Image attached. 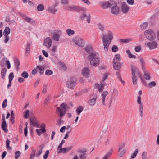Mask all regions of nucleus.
Wrapping results in <instances>:
<instances>
[{
  "label": "nucleus",
  "instance_id": "2",
  "mask_svg": "<svg viewBox=\"0 0 159 159\" xmlns=\"http://www.w3.org/2000/svg\"><path fill=\"white\" fill-rule=\"evenodd\" d=\"M144 35L148 40H154L156 38V35L154 30L152 29H148L144 32Z\"/></svg>",
  "mask_w": 159,
  "mask_h": 159
},
{
  "label": "nucleus",
  "instance_id": "64",
  "mask_svg": "<svg viewBox=\"0 0 159 159\" xmlns=\"http://www.w3.org/2000/svg\"><path fill=\"white\" fill-rule=\"evenodd\" d=\"M87 16V14L86 15L85 12H84L82 13L81 15L80 16V19L81 20L84 19L85 18H86Z\"/></svg>",
  "mask_w": 159,
  "mask_h": 159
},
{
  "label": "nucleus",
  "instance_id": "12",
  "mask_svg": "<svg viewBox=\"0 0 159 159\" xmlns=\"http://www.w3.org/2000/svg\"><path fill=\"white\" fill-rule=\"evenodd\" d=\"M104 37L107 40L111 41L113 39V34L112 32L110 30H108L107 35H106L104 34H103L101 36V38L102 37Z\"/></svg>",
  "mask_w": 159,
  "mask_h": 159
},
{
  "label": "nucleus",
  "instance_id": "13",
  "mask_svg": "<svg viewBox=\"0 0 159 159\" xmlns=\"http://www.w3.org/2000/svg\"><path fill=\"white\" fill-rule=\"evenodd\" d=\"M52 43V40L49 37L46 38L44 39L43 45L45 46L47 48H49L51 46Z\"/></svg>",
  "mask_w": 159,
  "mask_h": 159
},
{
  "label": "nucleus",
  "instance_id": "9",
  "mask_svg": "<svg viewBox=\"0 0 159 159\" xmlns=\"http://www.w3.org/2000/svg\"><path fill=\"white\" fill-rule=\"evenodd\" d=\"M61 31L60 30H57L54 31L52 35V38L53 40L56 42L59 41L60 36L61 35Z\"/></svg>",
  "mask_w": 159,
  "mask_h": 159
},
{
  "label": "nucleus",
  "instance_id": "29",
  "mask_svg": "<svg viewBox=\"0 0 159 159\" xmlns=\"http://www.w3.org/2000/svg\"><path fill=\"white\" fill-rule=\"evenodd\" d=\"M45 66H43L38 65L37 66V68L38 69V72L40 74H42L44 72Z\"/></svg>",
  "mask_w": 159,
  "mask_h": 159
},
{
  "label": "nucleus",
  "instance_id": "14",
  "mask_svg": "<svg viewBox=\"0 0 159 159\" xmlns=\"http://www.w3.org/2000/svg\"><path fill=\"white\" fill-rule=\"evenodd\" d=\"M57 3H55L54 6H49L48 7L47 11L49 12L54 14L57 11V9L55 8L57 5Z\"/></svg>",
  "mask_w": 159,
  "mask_h": 159
},
{
  "label": "nucleus",
  "instance_id": "51",
  "mask_svg": "<svg viewBox=\"0 0 159 159\" xmlns=\"http://www.w3.org/2000/svg\"><path fill=\"white\" fill-rule=\"evenodd\" d=\"M21 76L24 79L27 78L29 76V74L26 71H24L21 74Z\"/></svg>",
  "mask_w": 159,
  "mask_h": 159
},
{
  "label": "nucleus",
  "instance_id": "41",
  "mask_svg": "<svg viewBox=\"0 0 159 159\" xmlns=\"http://www.w3.org/2000/svg\"><path fill=\"white\" fill-rule=\"evenodd\" d=\"M30 111L29 110H26L24 111V114L23 116L24 118L25 119L28 118L29 116Z\"/></svg>",
  "mask_w": 159,
  "mask_h": 159
},
{
  "label": "nucleus",
  "instance_id": "16",
  "mask_svg": "<svg viewBox=\"0 0 159 159\" xmlns=\"http://www.w3.org/2000/svg\"><path fill=\"white\" fill-rule=\"evenodd\" d=\"M121 9L122 12L125 14L127 13L129 10V7L124 3H121Z\"/></svg>",
  "mask_w": 159,
  "mask_h": 159
},
{
  "label": "nucleus",
  "instance_id": "5",
  "mask_svg": "<svg viewBox=\"0 0 159 159\" xmlns=\"http://www.w3.org/2000/svg\"><path fill=\"white\" fill-rule=\"evenodd\" d=\"M77 80L75 77L70 78L66 82L67 87L70 89H73L76 84Z\"/></svg>",
  "mask_w": 159,
  "mask_h": 159
},
{
  "label": "nucleus",
  "instance_id": "20",
  "mask_svg": "<svg viewBox=\"0 0 159 159\" xmlns=\"http://www.w3.org/2000/svg\"><path fill=\"white\" fill-rule=\"evenodd\" d=\"M22 17L26 22L31 24H33L34 23V21L32 19L28 17L25 15L23 14Z\"/></svg>",
  "mask_w": 159,
  "mask_h": 159
},
{
  "label": "nucleus",
  "instance_id": "46",
  "mask_svg": "<svg viewBox=\"0 0 159 159\" xmlns=\"http://www.w3.org/2000/svg\"><path fill=\"white\" fill-rule=\"evenodd\" d=\"M138 152V149H136L134 152L132 154L131 157L130 159H134V158L136 157L137 156V153Z\"/></svg>",
  "mask_w": 159,
  "mask_h": 159
},
{
  "label": "nucleus",
  "instance_id": "3",
  "mask_svg": "<svg viewBox=\"0 0 159 159\" xmlns=\"http://www.w3.org/2000/svg\"><path fill=\"white\" fill-rule=\"evenodd\" d=\"M72 41L76 45L80 47H83L85 45L84 39L80 37H74L72 38Z\"/></svg>",
  "mask_w": 159,
  "mask_h": 159
},
{
  "label": "nucleus",
  "instance_id": "63",
  "mask_svg": "<svg viewBox=\"0 0 159 159\" xmlns=\"http://www.w3.org/2000/svg\"><path fill=\"white\" fill-rule=\"evenodd\" d=\"M4 43H7L9 40V36L8 35H4Z\"/></svg>",
  "mask_w": 159,
  "mask_h": 159
},
{
  "label": "nucleus",
  "instance_id": "10",
  "mask_svg": "<svg viewBox=\"0 0 159 159\" xmlns=\"http://www.w3.org/2000/svg\"><path fill=\"white\" fill-rule=\"evenodd\" d=\"M115 3L114 1H104L100 3L101 6L104 9L107 8L112 6V4Z\"/></svg>",
  "mask_w": 159,
  "mask_h": 159
},
{
  "label": "nucleus",
  "instance_id": "27",
  "mask_svg": "<svg viewBox=\"0 0 159 159\" xmlns=\"http://www.w3.org/2000/svg\"><path fill=\"white\" fill-rule=\"evenodd\" d=\"M108 94V93L107 91H105L103 92L102 94V103L104 105H106V103L105 102V98Z\"/></svg>",
  "mask_w": 159,
  "mask_h": 159
},
{
  "label": "nucleus",
  "instance_id": "44",
  "mask_svg": "<svg viewBox=\"0 0 159 159\" xmlns=\"http://www.w3.org/2000/svg\"><path fill=\"white\" fill-rule=\"evenodd\" d=\"M58 64L61 66L62 70H63L64 71L66 70V66L61 61H59L58 62Z\"/></svg>",
  "mask_w": 159,
  "mask_h": 159
},
{
  "label": "nucleus",
  "instance_id": "56",
  "mask_svg": "<svg viewBox=\"0 0 159 159\" xmlns=\"http://www.w3.org/2000/svg\"><path fill=\"white\" fill-rule=\"evenodd\" d=\"M10 143V141L7 139L6 141V148L8 150H11V148L9 146Z\"/></svg>",
  "mask_w": 159,
  "mask_h": 159
},
{
  "label": "nucleus",
  "instance_id": "54",
  "mask_svg": "<svg viewBox=\"0 0 159 159\" xmlns=\"http://www.w3.org/2000/svg\"><path fill=\"white\" fill-rule=\"evenodd\" d=\"M14 62L16 66L17 67V69H18L20 65V62L16 58L14 60Z\"/></svg>",
  "mask_w": 159,
  "mask_h": 159
},
{
  "label": "nucleus",
  "instance_id": "39",
  "mask_svg": "<svg viewBox=\"0 0 159 159\" xmlns=\"http://www.w3.org/2000/svg\"><path fill=\"white\" fill-rule=\"evenodd\" d=\"M10 33V29L8 27H6L3 32L4 35H8Z\"/></svg>",
  "mask_w": 159,
  "mask_h": 159
},
{
  "label": "nucleus",
  "instance_id": "37",
  "mask_svg": "<svg viewBox=\"0 0 159 159\" xmlns=\"http://www.w3.org/2000/svg\"><path fill=\"white\" fill-rule=\"evenodd\" d=\"M36 132L37 133L38 136H40L42 134L44 133L46 130L44 129H36L35 130Z\"/></svg>",
  "mask_w": 159,
  "mask_h": 159
},
{
  "label": "nucleus",
  "instance_id": "31",
  "mask_svg": "<svg viewBox=\"0 0 159 159\" xmlns=\"http://www.w3.org/2000/svg\"><path fill=\"white\" fill-rule=\"evenodd\" d=\"M120 55L119 54H116L113 60V63L120 62Z\"/></svg>",
  "mask_w": 159,
  "mask_h": 159
},
{
  "label": "nucleus",
  "instance_id": "19",
  "mask_svg": "<svg viewBox=\"0 0 159 159\" xmlns=\"http://www.w3.org/2000/svg\"><path fill=\"white\" fill-rule=\"evenodd\" d=\"M64 8L70 11H77V6L67 5Z\"/></svg>",
  "mask_w": 159,
  "mask_h": 159
},
{
  "label": "nucleus",
  "instance_id": "35",
  "mask_svg": "<svg viewBox=\"0 0 159 159\" xmlns=\"http://www.w3.org/2000/svg\"><path fill=\"white\" fill-rule=\"evenodd\" d=\"M114 68L115 70L119 69L121 67V65L120 62L113 63Z\"/></svg>",
  "mask_w": 159,
  "mask_h": 159
},
{
  "label": "nucleus",
  "instance_id": "34",
  "mask_svg": "<svg viewBox=\"0 0 159 159\" xmlns=\"http://www.w3.org/2000/svg\"><path fill=\"white\" fill-rule=\"evenodd\" d=\"M112 151V149H111L109 152L103 156L102 159H108L111 156Z\"/></svg>",
  "mask_w": 159,
  "mask_h": 159
},
{
  "label": "nucleus",
  "instance_id": "22",
  "mask_svg": "<svg viewBox=\"0 0 159 159\" xmlns=\"http://www.w3.org/2000/svg\"><path fill=\"white\" fill-rule=\"evenodd\" d=\"M84 49L86 52L89 53H91L92 52L93 50V47L91 45H89L86 46L84 48Z\"/></svg>",
  "mask_w": 159,
  "mask_h": 159
},
{
  "label": "nucleus",
  "instance_id": "32",
  "mask_svg": "<svg viewBox=\"0 0 159 159\" xmlns=\"http://www.w3.org/2000/svg\"><path fill=\"white\" fill-rule=\"evenodd\" d=\"M96 98H91L88 102V104L90 106H94L96 103Z\"/></svg>",
  "mask_w": 159,
  "mask_h": 159
},
{
  "label": "nucleus",
  "instance_id": "53",
  "mask_svg": "<svg viewBox=\"0 0 159 159\" xmlns=\"http://www.w3.org/2000/svg\"><path fill=\"white\" fill-rule=\"evenodd\" d=\"M132 40V39H121V41L122 42L125 43H127L131 41Z\"/></svg>",
  "mask_w": 159,
  "mask_h": 159
},
{
  "label": "nucleus",
  "instance_id": "30",
  "mask_svg": "<svg viewBox=\"0 0 159 159\" xmlns=\"http://www.w3.org/2000/svg\"><path fill=\"white\" fill-rule=\"evenodd\" d=\"M30 125L33 126L36 125V123H37L38 121L34 117H32L30 118Z\"/></svg>",
  "mask_w": 159,
  "mask_h": 159
},
{
  "label": "nucleus",
  "instance_id": "6",
  "mask_svg": "<svg viewBox=\"0 0 159 159\" xmlns=\"http://www.w3.org/2000/svg\"><path fill=\"white\" fill-rule=\"evenodd\" d=\"M145 46L148 47L149 49L152 50L157 48L158 43L157 42L154 40L152 41H148L145 43L144 44Z\"/></svg>",
  "mask_w": 159,
  "mask_h": 159
},
{
  "label": "nucleus",
  "instance_id": "7",
  "mask_svg": "<svg viewBox=\"0 0 159 159\" xmlns=\"http://www.w3.org/2000/svg\"><path fill=\"white\" fill-rule=\"evenodd\" d=\"M137 103L139 104L138 111L141 117H142L144 115L143 107V103L141 100V98L139 97L138 98V100H137Z\"/></svg>",
  "mask_w": 159,
  "mask_h": 159
},
{
  "label": "nucleus",
  "instance_id": "62",
  "mask_svg": "<svg viewBox=\"0 0 159 159\" xmlns=\"http://www.w3.org/2000/svg\"><path fill=\"white\" fill-rule=\"evenodd\" d=\"M91 16L90 14H87V16L86 17L87 19V22L89 24L90 22L91 21Z\"/></svg>",
  "mask_w": 159,
  "mask_h": 159
},
{
  "label": "nucleus",
  "instance_id": "60",
  "mask_svg": "<svg viewBox=\"0 0 159 159\" xmlns=\"http://www.w3.org/2000/svg\"><path fill=\"white\" fill-rule=\"evenodd\" d=\"M132 81L134 85H135L137 84V78L135 76H132Z\"/></svg>",
  "mask_w": 159,
  "mask_h": 159
},
{
  "label": "nucleus",
  "instance_id": "21",
  "mask_svg": "<svg viewBox=\"0 0 159 159\" xmlns=\"http://www.w3.org/2000/svg\"><path fill=\"white\" fill-rule=\"evenodd\" d=\"M78 152L80 153L79 155V157L80 158L82 159H85L86 158V155L85 152L84 150H79Z\"/></svg>",
  "mask_w": 159,
  "mask_h": 159
},
{
  "label": "nucleus",
  "instance_id": "36",
  "mask_svg": "<svg viewBox=\"0 0 159 159\" xmlns=\"http://www.w3.org/2000/svg\"><path fill=\"white\" fill-rule=\"evenodd\" d=\"M126 53L127 54L128 57L130 58L135 59L136 57V56L131 54L130 51L129 50H127L126 51Z\"/></svg>",
  "mask_w": 159,
  "mask_h": 159
},
{
  "label": "nucleus",
  "instance_id": "42",
  "mask_svg": "<svg viewBox=\"0 0 159 159\" xmlns=\"http://www.w3.org/2000/svg\"><path fill=\"white\" fill-rule=\"evenodd\" d=\"M6 71L7 69L6 68H3L1 72V77L3 79L5 78Z\"/></svg>",
  "mask_w": 159,
  "mask_h": 159
},
{
  "label": "nucleus",
  "instance_id": "45",
  "mask_svg": "<svg viewBox=\"0 0 159 159\" xmlns=\"http://www.w3.org/2000/svg\"><path fill=\"white\" fill-rule=\"evenodd\" d=\"M2 61L3 62H5V64L7 66V68L8 69H10L11 67V64L10 61L9 60H6L5 59H2Z\"/></svg>",
  "mask_w": 159,
  "mask_h": 159
},
{
  "label": "nucleus",
  "instance_id": "11",
  "mask_svg": "<svg viewBox=\"0 0 159 159\" xmlns=\"http://www.w3.org/2000/svg\"><path fill=\"white\" fill-rule=\"evenodd\" d=\"M102 40L103 43L104 50L105 52H107L108 50L109 46L111 41L107 40L103 37H102Z\"/></svg>",
  "mask_w": 159,
  "mask_h": 159
},
{
  "label": "nucleus",
  "instance_id": "40",
  "mask_svg": "<svg viewBox=\"0 0 159 159\" xmlns=\"http://www.w3.org/2000/svg\"><path fill=\"white\" fill-rule=\"evenodd\" d=\"M148 25V23L147 22L143 23L140 25V28L141 30H144L147 27Z\"/></svg>",
  "mask_w": 159,
  "mask_h": 159
},
{
  "label": "nucleus",
  "instance_id": "23",
  "mask_svg": "<svg viewBox=\"0 0 159 159\" xmlns=\"http://www.w3.org/2000/svg\"><path fill=\"white\" fill-rule=\"evenodd\" d=\"M105 85V83H102L100 84V85H99L98 84H95V86L96 87L98 88V91L100 92L103 91Z\"/></svg>",
  "mask_w": 159,
  "mask_h": 159
},
{
  "label": "nucleus",
  "instance_id": "50",
  "mask_svg": "<svg viewBox=\"0 0 159 159\" xmlns=\"http://www.w3.org/2000/svg\"><path fill=\"white\" fill-rule=\"evenodd\" d=\"M30 44H27L25 49L26 53L29 54L30 53Z\"/></svg>",
  "mask_w": 159,
  "mask_h": 159
},
{
  "label": "nucleus",
  "instance_id": "26",
  "mask_svg": "<svg viewBox=\"0 0 159 159\" xmlns=\"http://www.w3.org/2000/svg\"><path fill=\"white\" fill-rule=\"evenodd\" d=\"M141 67L143 70H144L146 68V64L143 58H140L139 59Z\"/></svg>",
  "mask_w": 159,
  "mask_h": 159
},
{
  "label": "nucleus",
  "instance_id": "48",
  "mask_svg": "<svg viewBox=\"0 0 159 159\" xmlns=\"http://www.w3.org/2000/svg\"><path fill=\"white\" fill-rule=\"evenodd\" d=\"M126 151V150L125 149H124L121 151L120 150L119 152L120 153H119V156L120 157H122L125 154Z\"/></svg>",
  "mask_w": 159,
  "mask_h": 159
},
{
  "label": "nucleus",
  "instance_id": "58",
  "mask_svg": "<svg viewBox=\"0 0 159 159\" xmlns=\"http://www.w3.org/2000/svg\"><path fill=\"white\" fill-rule=\"evenodd\" d=\"M14 77V74L12 72L11 73L9 74V81H10V82H11L12 80L13 79Z\"/></svg>",
  "mask_w": 159,
  "mask_h": 159
},
{
  "label": "nucleus",
  "instance_id": "8",
  "mask_svg": "<svg viewBox=\"0 0 159 159\" xmlns=\"http://www.w3.org/2000/svg\"><path fill=\"white\" fill-rule=\"evenodd\" d=\"M111 13L113 15H116L119 14L120 11V8L117 6V3L115 1V3L111 6Z\"/></svg>",
  "mask_w": 159,
  "mask_h": 159
},
{
  "label": "nucleus",
  "instance_id": "1",
  "mask_svg": "<svg viewBox=\"0 0 159 159\" xmlns=\"http://www.w3.org/2000/svg\"><path fill=\"white\" fill-rule=\"evenodd\" d=\"M98 53L93 52L88 56V58L90 60V64L95 67L98 66L99 64V60L98 56Z\"/></svg>",
  "mask_w": 159,
  "mask_h": 159
},
{
  "label": "nucleus",
  "instance_id": "52",
  "mask_svg": "<svg viewBox=\"0 0 159 159\" xmlns=\"http://www.w3.org/2000/svg\"><path fill=\"white\" fill-rule=\"evenodd\" d=\"M111 50L113 52H116L118 50V48L117 46L113 45L111 48Z\"/></svg>",
  "mask_w": 159,
  "mask_h": 159
},
{
  "label": "nucleus",
  "instance_id": "59",
  "mask_svg": "<svg viewBox=\"0 0 159 159\" xmlns=\"http://www.w3.org/2000/svg\"><path fill=\"white\" fill-rule=\"evenodd\" d=\"M147 153L146 152H144L142 154V159H148L147 157Z\"/></svg>",
  "mask_w": 159,
  "mask_h": 159
},
{
  "label": "nucleus",
  "instance_id": "4",
  "mask_svg": "<svg viewBox=\"0 0 159 159\" xmlns=\"http://www.w3.org/2000/svg\"><path fill=\"white\" fill-rule=\"evenodd\" d=\"M60 107H57V111L59 113V118L62 117L64 116L66 112V104L62 103L60 106Z\"/></svg>",
  "mask_w": 159,
  "mask_h": 159
},
{
  "label": "nucleus",
  "instance_id": "15",
  "mask_svg": "<svg viewBox=\"0 0 159 159\" xmlns=\"http://www.w3.org/2000/svg\"><path fill=\"white\" fill-rule=\"evenodd\" d=\"M82 75L86 78H88L89 76L90 70L87 67L84 68L82 71Z\"/></svg>",
  "mask_w": 159,
  "mask_h": 159
},
{
  "label": "nucleus",
  "instance_id": "18",
  "mask_svg": "<svg viewBox=\"0 0 159 159\" xmlns=\"http://www.w3.org/2000/svg\"><path fill=\"white\" fill-rule=\"evenodd\" d=\"M57 46L54 45L50 49V54L52 56H54L57 52Z\"/></svg>",
  "mask_w": 159,
  "mask_h": 159
},
{
  "label": "nucleus",
  "instance_id": "38",
  "mask_svg": "<svg viewBox=\"0 0 159 159\" xmlns=\"http://www.w3.org/2000/svg\"><path fill=\"white\" fill-rule=\"evenodd\" d=\"M97 27L101 31L103 32L104 31V26L101 23H98L97 25Z\"/></svg>",
  "mask_w": 159,
  "mask_h": 159
},
{
  "label": "nucleus",
  "instance_id": "25",
  "mask_svg": "<svg viewBox=\"0 0 159 159\" xmlns=\"http://www.w3.org/2000/svg\"><path fill=\"white\" fill-rule=\"evenodd\" d=\"M2 120L3 121V122L2 124V128L5 132H7L8 130L7 129L6 123L4 117L2 118Z\"/></svg>",
  "mask_w": 159,
  "mask_h": 159
},
{
  "label": "nucleus",
  "instance_id": "61",
  "mask_svg": "<svg viewBox=\"0 0 159 159\" xmlns=\"http://www.w3.org/2000/svg\"><path fill=\"white\" fill-rule=\"evenodd\" d=\"M53 74V72L51 70H46L45 74L46 75H50Z\"/></svg>",
  "mask_w": 159,
  "mask_h": 159
},
{
  "label": "nucleus",
  "instance_id": "33",
  "mask_svg": "<svg viewBox=\"0 0 159 159\" xmlns=\"http://www.w3.org/2000/svg\"><path fill=\"white\" fill-rule=\"evenodd\" d=\"M84 109V108L82 106H79L77 107L75 111L78 115H79L82 112Z\"/></svg>",
  "mask_w": 159,
  "mask_h": 159
},
{
  "label": "nucleus",
  "instance_id": "47",
  "mask_svg": "<svg viewBox=\"0 0 159 159\" xmlns=\"http://www.w3.org/2000/svg\"><path fill=\"white\" fill-rule=\"evenodd\" d=\"M125 145V143H122L118 146V152H120L122 149L124 148Z\"/></svg>",
  "mask_w": 159,
  "mask_h": 159
},
{
  "label": "nucleus",
  "instance_id": "43",
  "mask_svg": "<svg viewBox=\"0 0 159 159\" xmlns=\"http://www.w3.org/2000/svg\"><path fill=\"white\" fill-rule=\"evenodd\" d=\"M44 6L42 4H39L37 7V9L38 11H41L44 10Z\"/></svg>",
  "mask_w": 159,
  "mask_h": 159
},
{
  "label": "nucleus",
  "instance_id": "57",
  "mask_svg": "<svg viewBox=\"0 0 159 159\" xmlns=\"http://www.w3.org/2000/svg\"><path fill=\"white\" fill-rule=\"evenodd\" d=\"M108 75L109 74L107 72L103 74L102 77L103 81H105L106 79H108Z\"/></svg>",
  "mask_w": 159,
  "mask_h": 159
},
{
  "label": "nucleus",
  "instance_id": "49",
  "mask_svg": "<svg viewBox=\"0 0 159 159\" xmlns=\"http://www.w3.org/2000/svg\"><path fill=\"white\" fill-rule=\"evenodd\" d=\"M131 68L132 72V76H135L136 72V69L135 67L133 65L131 66Z\"/></svg>",
  "mask_w": 159,
  "mask_h": 159
},
{
  "label": "nucleus",
  "instance_id": "17",
  "mask_svg": "<svg viewBox=\"0 0 159 159\" xmlns=\"http://www.w3.org/2000/svg\"><path fill=\"white\" fill-rule=\"evenodd\" d=\"M72 148V146H70L68 148H61L60 150H57V153H58L62 152L63 153H65L70 150Z\"/></svg>",
  "mask_w": 159,
  "mask_h": 159
},
{
  "label": "nucleus",
  "instance_id": "28",
  "mask_svg": "<svg viewBox=\"0 0 159 159\" xmlns=\"http://www.w3.org/2000/svg\"><path fill=\"white\" fill-rule=\"evenodd\" d=\"M66 33L69 36L73 35L75 34V31L70 28L66 30Z\"/></svg>",
  "mask_w": 159,
  "mask_h": 159
},
{
  "label": "nucleus",
  "instance_id": "24",
  "mask_svg": "<svg viewBox=\"0 0 159 159\" xmlns=\"http://www.w3.org/2000/svg\"><path fill=\"white\" fill-rule=\"evenodd\" d=\"M143 70V72L144 78L147 80H149L151 77L149 72L146 70V69H145L144 70Z\"/></svg>",
  "mask_w": 159,
  "mask_h": 159
},
{
  "label": "nucleus",
  "instance_id": "55",
  "mask_svg": "<svg viewBox=\"0 0 159 159\" xmlns=\"http://www.w3.org/2000/svg\"><path fill=\"white\" fill-rule=\"evenodd\" d=\"M86 11V9L82 7H79L77 6V11Z\"/></svg>",
  "mask_w": 159,
  "mask_h": 159
}]
</instances>
